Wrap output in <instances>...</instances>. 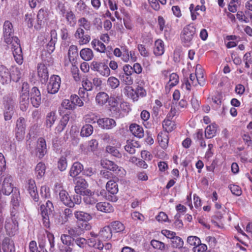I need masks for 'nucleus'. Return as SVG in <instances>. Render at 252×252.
Returning <instances> with one entry per match:
<instances>
[{
    "label": "nucleus",
    "instance_id": "f257e3e1",
    "mask_svg": "<svg viewBox=\"0 0 252 252\" xmlns=\"http://www.w3.org/2000/svg\"><path fill=\"white\" fill-rule=\"evenodd\" d=\"M2 30L4 42L11 45L15 61L19 64H22L23 62L22 50L19 39L14 36V29L11 22L8 20L4 21Z\"/></svg>",
    "mask_w": 252,
    "mask_h": 252
},
{
    "label": "nucleus",
    "instance_id": "f03ea898",
    "mask_svg": "<svg viewBox=\"0 0 252 252\" xmlns=\"http://www.w3.org/2000/svg\"><path fill=\"white\" fill-rule=\"evenodd\" d=\"M206 83L204 70L201 66L197 64L196 66L195 73H191L189 78L185 79L182 87L188 91H190L191 87H196L198 85L203 86Z\"/></svg>",
    "mask_w": 252,
    "mask_h": 252
},
{
    "label": "nucleus",
    "instance_id": "7ed1b4c3",
    "mask_svg": "<svg viewBox=\"0 0 252 252\" xmlns=\"http://www.w3.org/2000/svg\"><path fill=\"white\" fill-rule=\"evenodd\" d=\"M196 28L191 25L186 26L182 30L180 38L184 46L189 47L192 43V40L195 37Z\"/></svg>",
    "mask_w": 252,
    "mask_h": 252
},
{
    "label": "nucleus",
    "instance_id": "20e7f679",
    "mask_svg": "<svg viewBox=\"0 0 252 252\" xmlns=\"http://www.w3.org/2000/svg\"><path fill=\"white\" fill-rule=\"evenodd\" d=\"M12 177L8 174L0 173V191L5 195H9L14 191Z\"/></svg>",
    "mask_w": 252,
    "mask_h": 252
},
{
    "label": "nucleus",
    "instance_id": "39448f33",
    "mask_svg": "<svg viewBox=\"0 0 252 252\" xmlns=\"http://www.w3.org/2000/svg\"><path fill=\"white\" fill-rule=\"evenodd\" d=\"M54 207L52 203L48 200L45 205L42 204L40 207V213L42 218L43 225L46 228L50 226L49 215L53 211Z\"/></svg>",
    "mask_w": 252,
    "mask_h": 252
},
{
    "label": "nucleus",
    "instance_id": "423d86ee",
    "mask_svg": "<svg viewBox=\"0 0 252 252\" xmlns=\"http://www.w3.org/2000/svg\"><path fill=\"white\" fill-rule=\"evenodd\" d=\"M91 69L98 72L103 77H108L110 75V69L104 62L93 61L90 65Z\"/></svg>",
    "mask_w": 252,
    "mask_h": 252
},
{
    "label": "nucleus",
    "instance_id": "0eeeda50",
    "mask_svg": "<svg viewBox=\"0 0 252 252\" xmlns=\"http://www.w3.org/2000/svg\"><path fill=\"white\" fill-rule=\"evenodd\" d=\"M101 165L105 168L112 171L117 175L123 177L125 175L126 171L121 167L118 166L113 161L109 160H103L101 162Z\"/></svg>",
    "mask_w": 252,
    "mask_h": 252
},
{
    "label": "nucleus",
    "instance_id": "6e6552de",
    "mask_svg": "<svg viewBox=\"0 0 252 252\" xmlns=\"http://www.w3.org/2000/svg\"><path fill=\"white\" fill-rule=\"evenodd\" d=\"M61 82V78L59 76H51L47 86L48 93L51 94H56L60 88Z\"/></svg>",
    "mask_w": 252,
    "mask_h": 252
},
{
    "label": "nucleus",
    "instance_id": "1a4fd4ad",
    "mask_svg": "<svg viewBox=\"0 0 252 252\" xmlns=\"http://www.w3.org/2000/svg\"><path fill=\"white\" fill-rule=\"evenodd\" d=\"M123 72L120 75V78L121 81L127 85L133 84V79L131 76L133 73L132 66L129 64L124 65Z\"/></svg>",
    "mask_w": 252,
    "mask_h": 252
},
{
    "label": "nucleus",
    "instance_id": "9d476101",
    "mask_svg": "<svg viewBox=\"0 0 252 252\" xmlns=\"http://www.w3.org/2000/svg\"><path fill=\"white\" fill-rule=\"evenodd\" d=\"M6 234L9 236H13L18 232V224L15 219H7L5 224Z\"/></svg>",
    "mask_w": 252,
    "mask_h": 252
},
{
    "label": "nucleus",
    "instance_id": "9b49d317",
    "mask_svg": "<svg viewBox=\"0 0 252 252\" xmlns=\"http://www.w3.org/2000/svg\"><path fill=\"white\" fill-rule=\"evenodd\" d=\"M26 129V120L24 118H19L16 122V137L18 140H22L24 137Z\"/></svg>",
    "mask_w": 252,
    "mask_h": 252
},
{
    "label": "nucleus",
    "instance_id": "f8f14e48",
    "mask_svg": "<svg viewBox=\"0 0 252 252\" xmlns=\"http://www.w3.org/2000/svg\"><path fill=\"white\" fill-rule=\"evenodd\" d=\"M74 37L80 45L88 44L91 40V36L89 34H85L84 29L81 28H77Z\"/></svg>",
    "mask_w": 252,
    "mask_h": 252
},
{
    "label": "nucleus",
    "instance_id": "ddd939ff",
    "mask_svg": "<svg viewBox=\"0 0 252 252\" xmlns=\"http://www.w3.org/2000/svg\"><path fill=\"white\" fill-rule=\"evenodd\" d=\"M12 80V75L9 69L5 65L0 64V82L7 84Z\"/></svg>",
    "mask_w": 252,
    "mask_h": 252
},
{
    "label": "nucleus",
    "instance_id": "4468645a",
    "mask_svg": "<svg viewBox=\"0 0 252 252\" xmlns=\"http://www.w3.org/2000/svg\"><path fill=\"white\" fill-rule=\"evenodd\" d=\"M31 101L32 106L38 108L41 101V94L39 89L36 87H33L31 91Z\"/></svg>",
    "mask_w": 252,
    "mask_h": 252
},
{
    "label": "nucleus",
    "instance_id": "2eb2a0df",
    "mask_svg": "<svg viewBox=\"0 0 252 252\" xmlns=\"http://www.w3.org/2000/svg\"><path fill=\"white\" fill-rule=\"evenodd\" d=\"M36 156L39 158H42L47 153V145L44 138L40 137L37 141L36 148Z\"/></svg>",
    "mask_w": 252,
    "mask_h": 252
},
{
    "label": "nucleus",
    "instance_id": "dca6fc26",
    "mask_svg": "<svg viewBox=\"0 0 252 252\" xmlns=\"http://www.w3.org/2000/svg\"><path fill=\"white\" fill-rule=\"evenodd\" d=\"M88 187V184L86 181L81 178L76 179L75 186L74 188L75 192L77 194L81 195L84 194Z\"/></svg>",
    "mask_w": 252,
    "mask_h": 252
},
{
    "label": "nucleus",
    "instance_id": "f3484780",
    "mask_svg": "<svg viewBox=\"0 0 252 252\" xmlns=\"http://www.w3.org/2000/svg\"><path fill=\"white\" fill-rule=\"evenodd\" d=\"M4 104L5 108L4 119L5 121H8L11 119L13 114L14 102L12 99L7 98V100H5Z\"/></svg>",
    "mask_w": 252,
    "mask_h": 252
},
{
    "label": "nucleus",
    "instance_id": "a211bd4d",
    "mask_svg": "<svg viewBox=\"0 0 252 252\" xmlns=\"http://www.w3.org/2000/svg\"><path fill=\"white\" fill-rule=\"evenodd\" d=\"M20 200V191L18 189L15 188L12 195V199L11 201V205L13 209L11 211V215L15 216L17 210L19 206V201Z\"/></svg>",
    "mask_w": 252,
    "mask_h": 252
},
{
    "label": "nucleus",
    "instance_id": "6ab92c4d",
    "mask_svg": "<svg viewBox=\"0 0 252 252\" xmlns=\"http://www.w3.org/2000/svg\"><path fill=\"white\" fill-rule=\"evenodd\" d=\"M82 195L84 196L83 200L86 205H94L98 201L96 197L98 196V194L90 189L86 190L85 193Z\"/></svg>",
    "mask_w": 252,
    "mask_h": 252
},
{
    "label": "nucleus",
    "instance_id": "aec40b11",
    "mask_svg": "<svg viewBox=\"0 0 252 252\" xmlns=\"http://www.w3.org/2000/svg\"><path fill=\"white\" fill-rule=\"evenodd\" d=\"M97 124L101 128L106 129H111L116 126L115 121L109 118L99 119Z\"/></svg>",
    "mask_w": 252,
    "mask_h": 252
},
{
    "label": "nucleus",
    "instance_id": "412c9836",
    "mask_svg": "<svg viewBox=\"0 0 252 252\" xmlns=\"http://www.w3.org/2000/svg\"><path fill=\"white\" fill-rule=\"evenodd\" d=\"M47 17V12L43 9H40L37 15L36 23L34 25V28L36 30L40 29L41 27L45 23Z\"/></svg>",
    "mask_w": 252,
    "mask_h": 252
},
{
    "label": "nucleus",
    "instance_id": "4be33fe9",
    "mask_svg": "<svg viewBox=\"0 0 252 252\" xmlns=\"http://www.w3.org/2000/svg\"><path fill=\"white\" fill-rule=\"evenodd\" d=\"M37 73L42 83H45L47 81L49 77L48 71L45 64L42 63H39L38 64Z\"/></svg>",
    "mask_w": 252,
    "mask_h": 252
},
{
    "label": "nucleus",
    "instance_id": "5701e85b",
    "mask_svg": "<svg viewBox=\"0 0 252 252\" xmlns=\"http://www.w3.org/2000/svg\"><path fill=\"white\" fill-rule=\"evenodd\" d=\"M57 41V33L56 30H53L50 32V39L47 45V52L51 54L55 50V44Z\"/></svg>",
    "mask_w": 252,
    "mask_h": 252
},
{
    "label": "nucleus",
    "instance_id": "b1692460",
    "mask_svg": "<svg viewBox=\"0 0 252 252\" xmlns=\"http://www.w3.org/2000/svg\"><path fill=\"white\" fill-rule=\"evenodd\" d=\"M59 196L60 200L64 205L70 208L73 207L72 199L65 190H61L60 192Z\"/></svg>",
    "mask_w": 252,
    "mask_h": 252
},
{
    "label": "nucleus",
    "instance_id": "393cba45",
    "mask_svg": "<svg viewBox=\"0 0 252 252\" xmlns=\"http://www.w3.org/2000/svg\"><path fill=\"white\" fill-rule=\"evenodd\" d=\"M28 191L32 197L35 201L38 200V194L35 181L32 179L28 181Z\"/></svg>",
    "mask_w": 252,
    "mask_h": 252
},
{
    "label": "nucleus",
    "instance_id": "a878e982",
    "mask_svg": "<svg viewBox=\"0 0 252 252\" xmlns=\"http://www.w3.org/2000/svg\"><path fill=\"white\" fill-rule=\"evenodd\" d=\"M171 246L173 248L180 249L181 252H187L188 248L183 247L184 241L179 236H175L171 240Z\"/></svg>",
    "mask_w": 252,
    "mask_h": 252
},
{
    "label": "nucleus",
    "instance_id": "bb28decb",
    "mask_svg": "<svg viewBox=\"0 0 252 252\" xmlns=\"http://www.w3.org/2000/svg\"><path fill=\"white\" fill-rule=\"evenodd\" d=\"M95 207L97 210L106 213L112 212L114 210L112 206L110 203L106 202H100L96 203Z\"/></svg>",
    "mask_w": 252,
    "mask_h": 252
},
{
    "label": "nucleus",
    "instance_id": "cd10ccee",
    "mask_svg": "<svg viewBox=\"0 0 252 252\" xmlns=\"http://www.w3.org/2000/svg\"><path fill=\"white\" fill-rule=\"evenodd\" d=\"M101 138L104 143L109 145H117V146L120 145V142L116 138L107 133L102 134L101 135Z\"/></svg>",
    "mask_w": 252,
    "mask_h": 252
},
{
    "label": "nucleus",
    "instance_id": "c85d7f7f",
    "mask_svg": "<svg viewBox=\"0 0 252 252\" xmlns=\"http://www.w3.org/2000/svg\"><path fill=\"white\" fill-rule=\"evenodd\" d=\"M2 249L3 252H15L14 243L8 238H5L3 239Z\"/></svg>",
    "mask_w": 252,
    "mask_h": 252
},
{
    "label": "nucleus",
    "instance_id": "c756f323",
    "mask_svg": "<svg viewBox=\"0 0 252 252\" xmlns=\"http://www.w3.org/2000/svg\"><path fill=\"white\" fill-rule=\"evenodd\" d=\"M80 56L84 61H90L93 59L94 54L91 49L85 48L80 51Z\"/></svg>",
    "mask_w": 252,
    "mask_h": 252
},
{
    "label": "nucleus",
    "instance_id": "7c9ffc66",
    "mask_svg": "<svg viewBox=\"0 0 252 252\" xmlns=\"http://www.w3.org/2000/svg\"><path fill=\"white\" fill-rule=\"evenodd\" d=\"M131 132L135 136L138 138H142L144 136V130L142 127L136 124H132L129 126Z\"/></svg>",
    "mask_w": 252,
    "mask_h": 252
},
{
    "label": "nucleus",
    "instance_id": "2f4dec72",
    "mask_svg": "<svg viewBox=\"0 0 252 252\" xmlns=\"http://www.w3.org/2000/svg\"><path fill=\"white\" fill-rule=\"evenodd\" d=\"M158 140L160 146L163 148H167L168 144V134L166 132H160L158 136Z\"/></svg>",
    "mask_w": 252,
    "mask_h": 252
},
{
    "label": "nucleus",
    "instance_id": "473e14b6",
    "mask_svg": "<svg viewBox=\"0 0 252 252\" xmlns=\"http://www.w3.org/2000/svg\"><path fill=\"white\" fill-rule=\"evenodd\" d=\"M121 146V144L119 146L117 145H108L106 147V152L112 156L118 158L122 157V154L120 153L118 149Z\"/></svg>",
    "mask_w": 252,
    "mask_h": 252
},
{
    "label": "nucleus",
    "instance_id": "72a5a7b5",
    "mask_svg": "<svg viewBox=\"0 0 252 252\" xmlns=\"http://www.w3.org/2000/svg\"><path fill=\"white\" fill-rule=\"evenodd\" d=\"M112 229L109 226L104 227L99 233V237L102 240H108L111 238Z\"/></svg>",
    "mask_w": 252,
    "mask_h": 252
},
{
    "label": "nucleus",
    "instance_id": "f704fd0d",
    "mask_svg": "<svg viewBox=\"0 0 252 252\" xmlns=\"http://www.w3.org/2000/svg\"><path fill=\"white\" fill-rule=\"evenodd\" d=\"M164 52V44L161 39H158L155 42L154 53L156 56H161Z\"/></svg>",
    "mask_w": 252,
    "mask_h": 252
},
{
    "label": "nucleus",
    "instance_id": "c9c22d12",
    "mask_svg": "<svg viewBox=\"0 0 252 252\" xmlns=\"http://www.w3.org/2000/svg\"><path fill=\"white\" fill-rule=\"evenodd\" d=\"M83 169V165L80 162H75L73 164L70 168L69 175L72 177H75L78 175Z\"/></svg>",
    "mask_w": 252,
    "mask_h": 252
},
{
    "label": "nucleus",
    "instance_id": "e433bc0d",
    "mask_svg": "<svg viewBox=\"0 0 252 252\" xmlns=\"http://www.w3.org/2000/svg\"><path fill=\"white\" fill-rule=\"evenodd\" d=\"M109 97V95L106 93L99 92L95 96L96 103L99 105L103 106L108 102Z\"/></svg>",
    "mask_w": 252,
    "mask_h": 252
},
{
    "label": "nucleus",
    "instance_id": "4c0bfd02",
    "mask_svg": "<svg viewBox=\"0 0 252 252\" xmlns=\"http://www.w3.org/2000/svg\"><path fill=\"white\" fill-rule=\"evenodd\" d=\"M92 47L100 53H105L106 50L105 45L97 39H94L91 42Z\"/></svg>",
    "mask_w": 252,
    "mask_h": 252
},
{
    "label": "nucleus",
    "instance_id": "58836bf2",
    "mask_svg": "<svg viewBox=\"0 0 252 252\" xmlns=\"http://www.w3.org/2000/svg\"><path fill=\"white\" fill-rule=\"evenodd\" d=\"M175 123L171 119L166 118L162 123V126L165 130L164 132L169 133L173 130L175 128Z\"/></svg>",
    "mask_w": 252,
    "mask_h": 252
},
{
    "label": "nucleus",
    "instance_id": "ea45409f",
    "mask_svg": "<svg viewBox=\"0 0 252 252\" xmlns=\"http://www.w3.org/2000/svg\"><path fill=\"white\" fill-rule=\"evenodd\" d=\"M217 131V125H211L208 126L205 130V136L207 139L214 137L216 135Z\"/></svg>",
    "mask_w": 252,
    "mask_h": 252
},
{
    "label": "nucleus",
    "instance_id": "a19ab883",
    "mask_svg": "<svg viewBox=\"0 0 252 252\" xmlns=\"http://www.w3.org/2000/svg\"><path fill=\"white\" fill-rule=\"evenodd\" d=\"M46 166L42 162L38 163L35 168V174L37 179L42 178L45 174Z\"/></svg>",
    "mask_w": 252,
    "mask_h": 252
},
{
    "label": "nucleus",
    "instance_id": "79ce46f5",
    "mask_svg": "<svg viewBox=\"0 0 252 252\" xmlns=\"http://www.w3.org/2000/svg\"><path fill=\"white\" fill-rule=\"evenodd\" d=\"M74 216L77 220L89 221L92 219L91 215L83 211H76Z\"/></svg>",
    "mask_w": 252,
    "mask_h": 252
},
{
    "label": "nucleus",
    "instance_id": "37998d69",
    "mask_svg": "<svg viewBox=\"0 0 252 252\" xmlns=\"http://www.w3.org/2000/svg\"><path fill=\"white\" fill-rule=\"evenodd\" d=\"M107 190L112 194H115L118 192L117 184L113 180L109 181L106 185Z\"/></svg>",
    "mask_w": 252,
    "mask_h": 252
},
{
    "label": "nucleus",
    "instance_id": "c03bdc74",
    "mask_svg": "<svg viewBox=\"0 0 252 252\" xmlns=\"http://www.w3.org/2000/svg\"><path fill=\"white\" fill-rule=\"evenodd\" d=\"M57 119L56 112L55 111H52L48 113L46 116V125L47 127H51Z\"/></svg>",
    "mask_w": 252,
    "mask_h": 252
},
{
    "label": "nucleus",
    "instance_id": "a18cd8bd",
    "mask_svg": "<svg viewBox=\"0 0 252 252\" xmlns=\"http://www.w3.org/2000/svg\"><path fill=\"white\" fill-rule=\"evenodd\" d=\"M93 126L90 124H86L81 129V135L83 137H88L93 133Z\"/></svg>",
    "mask_w": 252,
    "mask_h": 252
},
{
    "label": "nucleus",
    "instance_id": "49530a36",
    "mask_svg": "<svg viewBox=\"0 0 252 252\" xmlns=\"http://www.w3.org/2000/svg\"><path fill=\"white\" fill-rule=\"evenodd\" d=\"M124 93L134 101L138 99V97L135 90H134V89L130 86H128L125 88Z\"/></svg>",
    "mask_w": 252,
    "mask_h": 252
},
{
    "label": "nucleus",
    "instance_id": "de8ad7c7",
    "mask_svg": "<svg viewBox=\"0 0 252 252\" xmlns=\"http://www.w3.org/2000/svg\"><path fill=\"white\" fill-rule=\"evenodd\" d=\"M110 227L112 229V231L114 232H120L125 229V226L124 224L122 222L118 221L113 222L111 224V226Z\"/></svg>",
    "mask_w": 252,
    "mask_h": 252
},
{
    "label": "nucleus",
    "instance_id": "09e8293b",
    "mask_svg": "<svg viewBox=\"0 0 252 252\" xmlns=\"http://www.w3.org/2000/svg\"><path fill=\"white\" fill-rule=\"evenodd\" d=\"M107 85L112 89H116L120 85L119 79L114 76L109 77L107 81Z\"/></svg>",
    "mask_w": 252,
    "mask_h": 252
},
{
    "label": "nucleus",
    "instance_id": "8fccbe9b",
    "mask_svg": "<svg viewBox=\"0 0 252 252\" xmlns=\"http://www.w3.org/2000/svg\"><path fill=\"white\" fill-rule=\"evenodd\" d=\"M78 28L84 29L86 31H89L91 29L90 22L85 18L82 17L78 20Z\"/></svg>",
    "mask_w": 252,
    "mask_h": 252
},
{
    "label": "nucleus",
    "instance_id": "3c124183",
    "mask_svg": "<svg viewBox=\"0 0 252 252\" xmlns=\"http://www.w3.org/2000/svg\"><path fill=\"white\" fill-rule=\"evenodd\" d=\"M61 240L63 245H67L69 246H74L73 241L74 239L68 234H62L61 236Z\"/></svg>",
    "mask_w": 252,
    "mask_h": 252
},
{
    "label": "nucleus",
    "instance_id": "603ef678",
    "mask_svg": "<svg viewBox=\"0 0 252 252\" xmlns=\"http://www.w3.org/2000/svg\"><path fill=\"white\" fill-rule=\"evenodd\" d=\"M151 244L154 249L164 251L167 247L164 243L156 240H152Z\"/></svg>",
    "mask_w": 252,
    "mask_h": 252
},
{
    "label": "nucleus",
    "instance_id": "864d4df0",
    "mask_svg": "<svg viewBox=\"0 0 252 252\" xmlns=\"http://www.w3.org/2000/svg\"><path fill=\"white\" fill-rule=\"evenodd\" d=\"M97 117L93 113L86 115L84 117V121L87 124H94L98 121Z\"/></svg>",
    "mask_w": 252,
    "mask_h": 252
},
{
    "label": "nucleus",
    "instance_id": "5fc2aeb1",
    "mask_svg": "<svg viewBox=\"0 0 252 252\" xmlns=\"http://www.w3.org/2000/svg\"><path fill=\"white\" fill-rule=\"evenodd\" d=\"M187 242L191 246H194V248L197 247L198 245L201 243L199 238L195 236H189L187 238Z\"/></svg>",
    "mask_w": 252,
    "mask_h": 252
},
{
    "label": "nucleus",
    "instance_id": "6e6d98bb",
    "mask_svg": "<svg viewBox=\"0 0 252 252\" xmlns=\"http://www.w3.org/2000/svg\"><path fill=\"white\" fill-rule=\"evenodd\" d=\"M88 221H89L77 220V226L82 230L83 233L84 230H90L91 228V226Z\"/></svg>",
    "mask_w": 252,
    "mask_h": 252
},
{
    "label": "nucleus",
    "instance_id": "4d7b16f0",
    "mask_svg": "<svg viewBox=\"0 0 252 252\" xmlns=\"http://www.w3.org/2000/svg\"><path fill=\"white\" fill-rule=\"evenodd\" d=\"M78 55V48L76 45H71L68 49V57L70 61L72 58Z\"/></svg>",
    "mask_w": 252,
    "mask_h": 252
},
{
    "label": "nucleus",
    "instance_id": "13d9d810",
    "mask_svg": "<svg viewBox=\"0 0 252 252\" xmlns=\"http://www.w3.org/2000/svg\"><path fill=\"white\" fill-rule=\"evenodd\" d=\"M20 108L22 111H26L29 104V97H20Z\"/></svg>",
    "mask_w": 252,
    "mask_h": 252
},
{
    "label": "nucleus",
    "instance_id": "bf43d9fd",
    "mask_svg": "<svg viewBox=\"0 0 252 252\" xmlns=\"http://www.w3.org/2000/svg\"><path fill=\"white\" fill-rule=\"evenodd\" d=\"M67 166L66 159L65 157H61L58 162V167L60 171H64Z\"/></svg>",
    "mask_w": 252,
    "mask_h": 252
},
{
    "label": "nucleus",
    "instance_id": "052dcab7",
    "mask_svg": "<svg viewBox=\"0 0 252 252\" xmlns=\"http://www.w3.org/2000/svg\"><path fill=\"white\" fill-rule=\"evenodd\" d=\"M13 73L11 74L12 80L15 82H18L21 77L20 69L18 67L13 68Z\"/></svg>",
    "mask_w": 252,
    "mask_h": 252
},
{
    "label": "nucleus",
    "instance_id": "680f3d73",
    "mask_svg": "<svg viewBox=\"0 0 252 252\" xmlns=\"http://www.w3.org/2000/svg\"><path fill=\"white\" fill-rule=\"evenodd\" d=\"M70 99L74 106L77 105L79 107H81L84 105V103L81 99L76 94L71 95Z\"/></svg>",
    "mask_w": 252,
    "mask_h": 252
},
{
    "label": "nucleus",
    "instance_id": "e2e57ef3",
    "mask_svg": "<svg viewBox=\"0 0 252 252\" xmlns=\"http://www.w3.org/2000/svg\"><path fill=\"white\" fill-rule=\"evenodd\" d=\"M108 102L110 106V110H116V107L118 105V102L116 98L113 96H110L109 97Z\"/></svg>",
    "mask_w": 252,
    "mask_h": 252
},
{
    "label": "nucleus",
    "instance_id": "0e129e2a",
    "mask_svg": "<svg viewBox=\"0 0 252 252\" xmlns=\"http://www.w3.org/2000/svg\"><path fill=\"white\" fill-rule=\"evenodd\" d=\"M82 88L87 91H91L93 90V86L92 82L88 78L84 79L82 82Z\"/></svg>",
    "mask_w": 252,
    "mask_h": 252
},
{
    "label": "nucleus",
    "instance_id": "69168bd1",
    "mask_svg": "<svg viewBox=\"0 0 252 252\" xmlns=\"http://www.w3.org/2000/svg\"><path fill=\"white\" fill-rule=\"evenodd\" d=\"M65 18L69 24L71 25L75 23V16L72 11H69L66 12Z\"/></svg>",
    "mask_w": 252,
    "mask_h": 252
},
{
    "label": "nucleus",
    "instance_id": "338daca9",
    "mask_svg": "<svg viewBox=\"0 0 252 252\" xmlns=\"http://www.w3.org/2000/svg\"><path fill=\"white\" fill-rule=\"evenodd\" d=\"M213 103L216 105V108L218 109L220 108L221 104V95L219 93L216 94L212 97Z\"/></svg>",
    "mask_w": 252,
    "mask_h": 252
},
{
    "label": "nucleus",
    "instance_id": "774afa93",
    "mask_svg": "<svg viewBox=\"0 0 252 252\" xmlns=\"http://www.w3.org/2000/svg\"><path fill=\"white\" fill-rule=\"evenodd\" d=\"M123 53L121 55V59L124 62L127 63L129 61V55L128 49L126 47H124L122 48Z\"/></svg>",
    "mask_w": 252,
    "mask_h": 252
}]
</instances>
